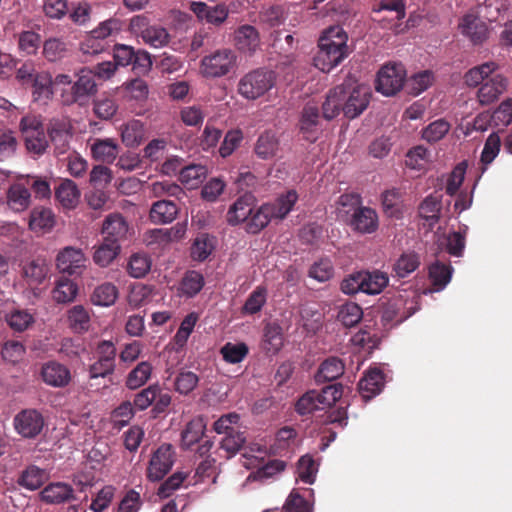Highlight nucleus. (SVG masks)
I'll return each mask as SVG.
<instances>
[{
    "label": "nucleus",
    "instance_id": "f257e3e1",
    "mask_svg": "<svg viewBox=\"0 0 512 512\" xmlns=\"http://www.w3.org/2000/svg\"><path fill=\"white\" fill-rule=\"evenodd\" d=\"M498 65L495 62H486L468 70L464 76L469 87L479 86L477 100L483 105L496 102L508 88V80L502 74L496 73Z\"/></svg>",
    "mask_w": 512,
    "mask_h": 512
},
{
    "label": "nucleus",
    "instance_id": "f03ea898",
    "mask_svg": "<svg viewBox=\"0 0 512 512\" xmlns=\"http://www.w3.org/2000/svg\"><path fill=\"white\" fill-rule=\"evenodd\" d=\"M347 40L348 36L341 26H331L323 31L314 66L322 72H329L338 66L348 56Z\"/></svg>",
    "mask_w": 512,
    "mask_h": 512
},
{
    "label": "nucleus",
    "instance_id": "7ed1b4c3",
    "mask_svg": "<svg viewBox=\"0 0 512 512\" xmlns=\"http://www.w3.org/2000/svg\"><path fill=\"white\" fill-rule=\"evenodd\" d=\"M267 456V449L258 443L251 444L243 453V466L256 469L248 476V480L265 481L284 471L286 464L281 460H271L262 464Z\"/></svg>",
    "mask_w": 512,
    "mask_h": 512
},
{
    "label": "nucleus",
    "instance_id": "20e7f679",
    "mask_svg": "<svg viewBox=\"0 0 512 512\" xmlns=\"http://www.w3.org/2000/svg\"><path fill=\"white\" fill-rule=\"evenodd\" d=\"M237 68V55L230 48H220L202 57L199 73L206 79L224 77Z\"/></svg>",
    "mask_w": 512,
    "mask_h": 512
},
{
    "label": "nucleus",
    "instance_id": "39448f33",
    "mask_svg": "<svg viewBox=\"0 0 512 512\" xmlns=\"http://www.w3.org/2000/svg\"><path fill=\"white\" fill-rule=\"evenodd\" d=\"M275 74L266 69H255L245 74L238 83V93L247 100H256L275 85Z\"/></svg>",
    "mask_w": 512,
    "mask_h": 512
},
{
    "label": "nucleus",
    "instance_id": "423d86ee",
    "mask_svg": "<svg viewBox=\"0 0 512 512\" xmlns=\"http://www.w3.org/2000/svg\"><path fill=\"white\" fill-rule=\"evenodd\" d=\"M341 396L342 386L338 384L326 386L320 391L311 390L297 401L296 411L302 415L310 414L334 404Z\"/></svg>",
    "mask_w": 512,
    "mask_h": 512
},
{
    "label": "nucleus",
    "instance_id": "0eeeda50",
    "mask_svg": "<svg viewBox=\"0 0 512 512\" xmlns=\"http://www.w3.org/2000/svg\"><path fill=\"white\" fill-rule=\"evenodd\" d=\"M406 70L400 63L384 65L377 74L376 90L384 96L395 95L403 87Z\"/></svg>",
    "mask_w": 512,
    "mask_h": 512
},
{
    "label": "nucleus",
    "instance_id": "6e6552de",
    "mask_svg": "<svg viewBox=\"0 0 512 512\" xmlns=\"http://www.w3.org/2000/svg\"><path fill=\"white\" fill-rule=\"evenodd\" d=\"M130 27L145 44L153 48H161L168 43L169 34L166 29L157 25H148L147 19L143 16L133 17Z\"/></svg>",
    "mask_w": 512,
    "mask_h": 512
},
{
    "label": "nucleus",
    "instance_id": "1a4fd4ad",
    "mask_svg": "<svg viewBox=\"0 0 512 512\" xmlns=\"http://www.w3.org/2000/svg\"><path fill=\"white\" fill-rule=\"evenodd\" d=\"M343 86L345 87V96L342 102V111L347 118L354 119L367 108L371 91L365 84H357L349 91H347V85L343 84Z\"/></svg>",
    "mask_w": 512,
    "mask_h": 512
},
{
    "label": "nucleus",
    "instance_id": "9d476101",
    "mask_svg": "<svg viewBox=\"0 0 512 512\" xmlns=\"http://www.w3.org/2000/svg\"><path fill=\"white\" fill-rule=\"evenodd\" d=\"M189 9L200 22L214 26L223 24L229 15V9L225 3L192 1L189 4Z\"/></svg>",
    "mask_w": 512,
    "mask_h": 512
},
{
    "label": "nucleus",
    "instance_id": "9b49d317",
    "mask_svg": "<svg viewBox=\"0 0 512 512\" xmlns=\"http://www.w3.org/2000/svg\"><path fill=\"white\" fill-rule=\"evenodd\" d=\"M44 418L36 409H24L17 413L13 419L16 432L24 438H36L44 427Z\"/></svg>",
    "mask_w": 512,
    "mask_h": 512
},
{
    "label": "nucleus",
    "instance_id": "f8f14e48",
    "mask_svg": "<svg viewBox=\"0 0 512 512\" xmlns=\"http://www.w3.org/2000/svg\"><path fill=\"white\" fill-rule=\"evenodd\" d=\"M174 464L172 445H161L152 455L147 468V478L152 482L160 481L171 470Z\"/></svg>",
    "mask_w": 512,
    "mask_h": 512
},
{
    "label": "nucleus",
    "instance_id": "ddd939ff",
    "mask_svg": "<svg viewBox=\"0 0 512 512\" xmlns=\"http://www.w3.org/2000/svg\"><path fill=\"white\" fill-rule=\"evenodd\" d=\"M95 88L96 73L91 69H81L77 81L71 87V93L64 95V104L70 105L74 102L83 104L88 96L94 94Z\"/></svg>",
    "mask_w": 512,
    "mask_h": 512
},
{
    "label": "nucleus",
    "instance_id": "4468645a",
    "mask_svg": "<svg viewBox=\"0 0 512 512\" xmlns=\"http://www.w3.org/2000/svg\"><path fill=\"white\" fill-rule=\"evenodd\" d=\"M348 225L357 233L372 234L379 227V217L374 209L361 205L351 214Z\"/></svg>",
    "mask_w": 512,
    "mask_h": 512
},
{
    "label": "nucleus",
    "instance_id": "2eb2a0df",
    "mask_svg": "<svg viewBox=\"0 0 512 512\" xmlns=\"http://www.w3.org/2000/svg\"><path fill=\"white\" fill-rule=\"evenodd\" d=\"M85 261L80 249L66 247L57 255L56 266L60 272L72 275L81 272L85 267Z\"/></svg>",
    "mask_w": 512,
    "mask_h": 512
},
{
    "label": "nucleus",
    "instance_id": "dca6fc26",
    "mask_svg": "<svg viewBox=\"0 0 512 512\" xmlns=\"http://www.w3.org/2000/svg\"><path fill=\"white\" fill-rule=\"evenodd\" d=\"M461 33L474 44L482 43L488 35L486 23L474 14H466L459 23Z\"/></svg>",
    "mask_w": 512,
    "mask_h": 512
},
{
    "label": "nucleus",
    "instance_id": "f3484780",
    "mask_svg": "<svg viewBox=\"0 0 512 512\" xmlns=\"http://www.w3.org/2000/svg\"><path fill=\"white\" fill-rule=\"evenodd\" d=\"M74 490L64 482H54L45 486L39 493L40 500L46 504L58 505L73 499Z\"/></svg>",
    "mask_w": 512,
    "mask_h": 512
},
{
    "label": "nucleus",
    "instance_id": "a211bd4d",
    "mask_svg": "<svg viewBox=\"0 0 512 512\" xmlns=\"http://www.w3.org/2000/svg\"><path fill=\"white\" fill-rule=\"evenodd\" d=\"M185 234V228L177 224L172 228L152 229L145 233L144 241L148 246L157 245L165 247L171 242L181 239Z\"/></svg>",
    "mask_w": 512,
    "mask_h": 512
},
{
    "label": "nucleus",
    "instance_id": "6ab92c4d",
    "mask_svg": "<svg viewBox=\"0 0 512 512\" xmlns=\"http://www.w3.org/2000/svg\"><path fill=\"white\" fill-rule=\"evenodd\" d=\"M256 205L255 197L246 193L240 196L229 208L227 212V221L231 225H237L252 214Z\"/></svg>",
    "mask_w": 512,
    "mask_h": 512
},
{
    "label": "nucleus",
    "instance_id": "aec40b11",
    "mask_svg": "<svg viewBox=\"0 0 512 512\" xmlns=\"http://www.w3.org/2000/svg\"><path fill=\"white\" fill-rule=\"evenodd\" d=\"M55 224V214L50 208L39 206L31 210L28 225L34 233H48L54 228Z\"/></svg>",
    "mask_w": 512,
    "mask_h": 512
},
{
    "label": "nucleus",
    "instance_id": "412c9836",
    "mask_svg": "<svg viewBox=\"0 0 512 512\" xmlns=\"http://www.w3.org/2000/svg\"><path fill=\"white\" fill-rule=\"evenodd\" d=\"M116 349L111 341H103L98 344V377L111 376L115 369ZM112 384L116 382L109 377Z\"/></svg>",
    "mask_w": 512,
    "mask_h": 512
},
{
    "label": "nucleus",
    "instance_id": "4be33fe9",
    "mask_svg": "<svg viewBox=\"0 0 512 512\" xmlns=\"http://www.w3.org/2000/svg\"><path fill=\"white\" fill-rule=\"evenodd\" d=\"M41 375L43 381L53 387H64L71 379L70 371L57 362H49L43 365Z\"/></svg>",
    "mask_w": 512,
    "mask_h": 512
},
{
    "label": "nucleus",
    "instance_id": "5701e85b",
    "mask_svg": "<svg viewBox=\"0 0 512 512\" xmlns=\"http://www.w3.org/2000/svg\"><path fill=\"white\" fill-rule=\"evenodd\" d=\"M384 385V376L378 368L369 369L359 382V391L366 400L379 394Z\"/></svg>",
    "mask_w": 512,
    "mask_h": 512
},
{
    "label": "nucleus",
    "instance_id": "b1692460",
    "mask_svg": "<svg viewBox=\"0 0 512 512\" xmlns=\"http://www.w3.org/2000/svg\"><path fill=\"white\" fill-rule=\"evenodd\" d=\"M103 239L115 240L117 244L126 236L128 232V225L120 214L109 215L102 226Z\"/></svg>",
    "mask_w": 512,
    "mask_h": 512
},
{
    "label": "nucleus",
    "instance_id": "393cba45",
    "mask_svg": "<svg viewBox=\"0 0 512 512\" xmlns=\"http://www.w3.org/2000/svg\"><path fill=\"white\" fill-rule=\"evenodd\" d=\"M362 284L361 292L369 295H376L382 292V290L388 285L389 277L386 272L374 270V271H362Z\"/></svg>",
    "mask_w": 512,
    "mask_h": 512
},
{
    "label": "nucleus",
    "instance_id": "a878e982",
    "mask_svg": "<svg viewBox=\"0 0 512 512\" xmlns=\"http://www.w3.org/2000/svg\"><path fill=\"white\" fill-rule=\"evenodd\" d=\"M50 271L46 259L38 257L26 262L23 266V275L30 285L41 284Z\"/></svg>",
    "mask_w": 512,
    "mask_h": 512
},
{
    "label": "nucleus",
    "instance_id": "bb28decb",
    "mask_svg": "<svg viewBox=\"0 0 512 512\" xmlns=\"http://www.w3.org/2000/svg\"><path fill=\"white\" fill-rule=\"evenodd\" d=\"M284 337L282 328L279 324L272 322L264 327L262 348L269 354L278 353L283 347Z\"/></svg>",
    "mask_w": 512,
    "mask_h": 512
},
{
    "label": "nucleus",
    "instance_id": "cd10ccee",
    "mask_svg": "<svg viewBox=\"0 0 512 512\" xmlns=\"http://www.w3.org/2000/svg\"><path fill=\"white\" fill-rule=\"evenodd\" d=\"M361 206V198L355 193H346L339 196L334 205L337 219L348 224L351 214Z\"/></svg>",
    "mask_w": 512,
    "mask_h": 512
},
{
    "label": "nucleus",
    "instance_id": "c85d7f7f",
    "mask_svg": "<svg viewBox=\"0 0 512 512\" xmlns=\"http://www.w3.org/2000/svg\"><path fill=\"white\" fill-rule=\"evenodd\" d=\"M420 265L417 253L408 251L402 253L392 265V275L397 278H406Z\"/></svg>",
    "mask_w": 512,
    "mask_h": 512
},
{
    "label": "nucleus",
    "instance_id": "c756f323",
    "mask_svg": "<svg viewBox=\"0 0 512 512\" xmlns=\"http://www.w3.org/2000/svg\"><path fill=\"white\" fill-rule=\"evenodd\" d=\"M31 194L27 187L21 183H15L7 191V204L16 211L22 212L30 205Z\"/></svg>",
    "mask_w": 512,
    "mask_h": 512
},
{
    "label": "nucleus",
    "instance_id": "7c9ffc66",
    "mask_svg": "<svg viewBox=\"0 0 512 512\" xmlns=\"http://www.w3.org/2000/svg\"><path fill=\"white\" fill-rule=\"evenodd\" d=\"M78 294V286L71 279L62 276L55 281L52 290V298L59 304H67L76 298Z\"/></svg>",
    "mask_w": 512,
    "mask_h": 512
},
{
    "label": "nucleus",
    "instance_id": "2f4dec72",
    "mask_svg": "<svg viewBox=\"0 0 512 512\" xmlns=\"http://www.w3.org/2000/svg\"><path fill=\"white\" fill-rule=\"evenodd\" d=\"M453 268L439 261H435L429 266V279L435 287L433 290H427L425 293L443 290L451 280Z\"/></svg>",
    "mask_w": 512,
    "mask_h": 512
},
{
    "label": "nucleus",
    "instance_id": "473e14b6",
    "mask_svg": "<svg viewBox=\"0 0 512 512\" xmlns=\"http://www.w3.org/2000/svg\"><path fill=\"white\" fill-rule=\"evenodd\" d=\"M255 153L261 159H271L279 150V139L275 132L265 131L257 139Z\"/></svg>",
    "mask_w": 512,
    "mask_h": 512
},
{
    "label": "nucleus",
    "instance_id": "72a5a7b5",
    "mask_svg": "<svg viewBox=\"0 0 512 512\" xmlns=\"http://www.w3.org/2000/svg\"><path fill=\"white\" fill-rule=\"evenodd\" d=\"M259 35L251 25H243L235 32V43L242 52H254L259 46Z\"/></svg>",
    "mask_w": 512,
    "mask_h": 512
},
{
    "label": "nucleus",
    "instance_id": "f704fd0d",
    "mask_svg": "<svg viewBox=\"0 0 512 512\" xmlns=\"http://www.w3.org/2000/svg\"><path fill=\"white\" fill-rule=\"evenodd\" d=\"M206 423L202 417H196L187 423L181 434V446L190 449L204 435Z\"/></svg>",
    "mask_w": 512,
    "mask_h": 512
},
{
    "label": "nucleus",
    "instance_id": "c9c22d12",
    "mask_svg": "<svg viewBox=\"0 0 512 512\" xmlns=\"http://www.w3.org/2000/svg\"><path fill=\"white\" fill-rule=\"evenodd\" d=\"M46 478L47 475L44 469L36 465H30L22 471L17 483L29 491H34L44 484Z\"/></svg>",
    "mask_w": 512,
    "mask_h": 512
},
{
    "label": "nucleus",
    "instance_id": "e433bc0d",
    "mask_svg": "<svg viewBox=\"0 0 512 512\" xmlns=\"http://www.w3.org/2000/svg\"><path fill=\"white\" fill-rule=\"evenodd\" d=\"M178 213L177 206L172 201L160 200L155 202L150 210V219L154 223H170Z\"/></svg>",
    "mask_w": 512,
    "mask_h": 512
},
{
    "label": "nucleus",
    "instance_id": "4c0bfd02",
    "mask_svg": "<svg viewBox=\"0 0 512 512\" xmlns=\"http://www.w3.org/2000/svg\"><path fill=\"white\" fill-rule=\"evenodd\" d=\"M52 84V77L49 73H37L32 82L34 101L47 103L54 93Z\"/></svg>",
    "mask_w": 512,
    "mask_h": 512
},
{
    "label": "nucleus",
    "instance_id": "58836bf2",
    "mask_svg": "<svg viewBox=\"0 0 512 512\" xmlns=\"http://www.w3.org/2000/svg\"><path fill=\"white\" fill-rule=\"evenodd\" d=\"M55 195L64 208L72 209L79 201L80 192L72 180L65 179L56 189Z\"/></svg>",
    "mask_w": 512,
    "mask_h": 512
},
{
    "label": "nucleus",
    "instance_id": "ea45409f",
    "mask_svg": "<svg viewBox=\"0 0 512 512\" xmlns=\"http://www.w3.org/2000/svg\"><path fill=\"white\" fill-rule=\"evenodd\" d=\"M318 122V108L312 105L305 106L300 120V129L307 140L314 141L316 139Z\"/></svg>",
    "mask_w": 512,
    "mask_h": 512
},
{
    "label": "nucleus",
    "instance_id": "a19ab883",
    "mask_svg": "<svg viewBox=\"0 0 512 512\" xmlns=\"http://www.w3.org/2000/svg\"><path fill=\"white\" fill-rule=\"evenodd\" d=\"M344 96L345 87L343 85L337 86L330 91L322 107L324 118L331 120L342 111Z\"/></svg>",
    "mask_w": 512,
    "mask_h": 512
},
{
    "label": "nucleus",
    "instance_id": "79ce46f5",
    "mask_svg": "<svg viewBox=\"0 0 512 512\" xmlns=\"http://www.w3.org/2000/svg\"><path fill=\"white\" fill-rule=\"evenodd\" d=\"M8 326L15 332H23L34 323V316L28 310L12 309L4 314Z\"/></svg>",
    "mask_w": 512,
    "mask_h": 512
},
{
    "label": "nucleus",
    "instance_id": "37998d69",
    "mask_svg": "<svg viewBox=\"0 0 512 512\" xmlns=\"http://www.w3.org/2000/svg\"><path fill=\"white\" fill-rule=\"evenodd\" d=\"M207 169L200 164L188 165L180 170L179 179L189 189L197 188L206 178Z\"/></svg>",
    "mask_w": 512,
    "mask_h": 512
},
{
    "label": "nucleus",
    "instance_id": "c03bdc74",
    "mask_svg": "<svg viewBox=\"0 0 512 512\" xmlns=\"http://www.w3.org/2000/svg\"><path fill=\"white\" fill-rule=\"evenodd\" d=\"M199 381V376L196 373L180 369L174 378V390L180 395L187 396L197 388Z\"/></svg>",
    "mask_w": 512,
    "mask_h": 512
},
{
    "label": "nucleus",
    "instance_id": "a18cd8bd",
    "mask_svg": "<svg viewBox=\"0 0 512 512\" xmlns=\"http://www.w3.org/2000/svg\"><path fill=\"white\" fill-rule=\"evenodd\" d=\"M298 200V194L295 190H289L280 195L275 202L269 203L275 219H284Z\"/></svg>",
    "mask_w": 512,
    "mask_h": 512
},
{
    "label": "nucleus",
    "instance_id": "49530a36",
    "mask_svg": "<svg viewBox=\"0 0 512 512\" xmlns=\"http://www.w3.org/2000/svg\"><path fill=\"white\" fill-rule=\"evenodd\" d=\"M204 286V278L197 271H188L182 278L178 291L181 296L194 297Z\"/></svg>",
    "mask_w": 512,
    "mask_h": 512
},
{
    "label": "nucleus",
    "instance_id": "de8ad7c7",
    "mask_svg": "<svg viewBox=\"0 0 512 512\" xmlns=\"http://www.w3.org/2000/svg\"><path fill=\"white\" fill-rule=\"evenodd\" d=\"M49 135L58 153H65L69 146L71 133L65 123L55 121L51 123Z\"/></svg>",
    "mask_w": 512,
    "mask_h": 512
},
{
    "label": "nucleus",
    "instance_id": "09e8293b",
    "mask_svg": "<svg viewBox=\"0 0 512 512\" xmlns=\"http://www.w3.org/2000/svg\"><path fill=\"white\" fill-rule=\"evenodd\" d=\"M215 249V239L208 234L197 236L191 246V257L195 261H205Z\"/></svg>",
    "mask_w": 512,
    "mask_h": 512
},
{
    "label": "nucleus",
    "instance_id": "8fccbe9b",
    "mask_svg": "<svg viewBox=\"0 0 512 512\" xmlns=\"http://www.w3.org/2000/svg\"><path fill=\"white\" fill-rule=\"evenodd\" d=\"M198 319V314L195 312H191L188 315H186L182 320L176 334L173 337V343L177 351L182 349L186 345L191 333L195 328Z\"/></svg>",
    "mask_w": 512,
    "mask_h": 512
},
{
    "label": "nucleus",
    "instance_id": "3c124183",
    "mask_svg": "<svg viewBox=\"0 0 512 512\" xmlns=\"http://www.w3.org/2000/svg\"><path fill=\"white\" fill-rule=\"evenodd\" d=\"M121 135L126 146L136 147L144 140V125L140 120H131L124 125Z\"/></svg>",
    "mask_w": 512,
    "mask_h": 512
},
{
    "label": "nucleus",
    "instance_id": "603ef678",
    "mask_svg": "<svg viewBox=\"0 0 512 512\" xmlns=\"http://www.w3.org/2000/svg\"><path fill=\"white\" fill-rule=\"evenodd\" d=\"M152 261L145 252H136L129 258L127 271L133 278L144 277L151 269Z\"/></svg>",
    "mask_w": 512,
    "mask_h": 512
},
{
    "label": "nucleus",
    "instance_id": "864d4df0",
    "mask_svg": "<svg viewBox=\"0 0 512 512\" xmlns=\"http://www.w3.org/2000/svg\"><path fill=\"white\" fill-rule=\"evenodd\" d=\"M248 352V346L243 342H227L220 349L223 360L229 364L242 362L248 355Z\"/></svg>",
    "mask_w": 512,
    "mask_h": 512
},
{
    "label": "nucleus",
    "instance_id": "5fc2aeb1",
    "mask_svg": "<svg viewBox=\"0 0 512 512\" xmlns=\"http://www.w3.org/2000/svg\"><path fill=\"white\" fill-rule=\"evenodd\" d=\"M271 219H275V217L270 208V204H263L254 213L252 212L251 218L247 224V231L256 234L265 228Z\"/></svg>",
    "mask_w": 512,
    "mask_h": 512
},
{
    "label": "nucleus",
    "instance_id": "6e6d98bb",
    "mask_svg": "<svg viewBox=\"0 0 512 512\" xmlns=\"http://www.w3.org/2000/svg\"><path fill=\"white\" fill-rule=\"evenodd\" d=\"M152 365L143 361L140 362L133 370H131L126 379V386L129 389H137L143 386L151 377Z\"/></svg>",
    "mask_w": 512,
    "mask_h": 512
},
{
    "label": "nucleus",
    "instance_id": "4d7b16f0",
    "mask_svg": "<svg viewBox=\"0 0 512 512\" xmlns=\"http://www.w3.org/2000/svg\"><path fill=\"white\" fill-rule=\"evenodd\" d=\"M268 291L265 286H257L248 296L242 307V313L254 315L261 311L267 301Z\"/></svg>",
    "mask_w": 512,
    "mask_h": 512
},
{
    "label": "nucleus",
    "instance_id": "13d9d810",
    "mask_svg": "<svg viewBox=\"0 0 512 512\" xmlns=\"http://www.w3.org/2000/svg\"><path fill=\"white\" fill-rule=\"evenodd\" d=\"M344 372V365L338 358L331 357L326 359L321 365L317 373L318 381H333L341 376Z\"/></svg>",
    "mask_w": 512,
    "mask_h": 512
},
{
    "label": "nucleus",
    "instance_id": "bf43d9fd",
    "mask_svg": "<svg viewBox=\"0 0 512 512\" xmlns=\"http://www.w3.org/2000/svg\"><path fill=\"white\" fill-rule=\"evenodd\" d=\"M318 464L310 455H304L298 460L297 478L306 483L313 484L316 480Z\"/></svg>",
    "mask_w": 512,
    "mask_h": 512
},
{
    "label": "nucleus",
    "instance_id": "052dcab7",
    "mask_svg": "<svg viewBox=\"0 0 512 512\" xmlns=\"http://www.w3.org/2000/svg\"><path fill=\"white\" fill-rule=\"evenodd\" d=\"M500 147H501L500 136L496 132L491 133L488 136V138L484 144L482 153H481L480 161L483 165L482 173L486 170L487 166L489 164H491L494 161V159L497 157V155L500 152Z\"/></svg>",
    "mask_w": 512,
    "mask_h": 512
},
{
    "label": "nucleus",
    "instance_id": "680f3d73",
    "mask_svg": "<svg viewBox=\"0 0 512 512\" xmlns=\"http://www.w3.org/2000/svg\"><path fill=\"white\" fill-rule=\"evenodd\" d=\"M264 512H313L312 506L298 491L292 490L282 509H269Z\"/></svg>",
    "mask_w": 512,
    "mask_h": 512
},
{
    "label": "nucleus",
    "instance_id": "e2e57ef3",
    "mask_svg": "<svg viewBox=\"0 0 512 512\" xmlns=\"http://www.w3.org/2000/svg\"><path fill=\"white\" fill-rule=\"evenodd\" d=\"M152 295V288L148 285L137 283L134 284L127 296V301L132 309L140 308L146 305Z\"/></svg>",
    "mask_w": 512,
    "mask_h": 512
},
{
    "label": "nucleus",
    "instance_id": "0e129e2a",
    "mask_svg": "<svg viewBox=\"0 0 512 512\" xmlns=\"http://www.w3.org/2000/svg\"><path fill=\"white\" fill-rule=\"evenodd\" d=\"M66 43L59 38H49L43 44V55L50 62H56L65 57Z\"/></svg>",
    "mask_w": 512,
    "mask_h": 512
},
{
    "label": "nucleus",
    "instance_id": "69168bd1",
    "mask_svg": "<svg viewBox=\"0 0 512 512\" xmlns=\"http://www.w3.org/2000/svg\"><path fill=\"white\" fill-rule=\"evenodd\" d=\"M450 127V123L445 119H437L423 129L422 137L428 142H437L449 132Z\"/></svg>",
    "mask_w": 512,
    "mask_h": 512
},
{
    "label": "nucleus",
    "instance_id": "338daca9",
    "mask_svg": "<svg viewBox=\"0 0 512 512\" xmlns=\"http://www.w3.org/2000/svg\"><path fill=\"white\" fill-rule=\"evenodd\" d=\"M362 315L361 307L356 303L349 302L341 306L338 319L343 325L352 327L361 320Z\"/></svg>",
    "mask_w": 512,
    "mask_h": 512
},
{
    "label": "nucleus",
    "instance_id": "774afa93",
    "mask_svg": "<svg viewBox=\"0 0 512 512\" xmlns=\"http://www.w3.org/2000/svg\"><path fill=\"white\" fill-rule=\"evenodd\" d=\"M429 156L425 147L417 146L407 153L405 163L409 168L420 171L427 167Z\"/></svg>",
    "mask_w": 512,
    "mask_h": 512
}]
</instances>
